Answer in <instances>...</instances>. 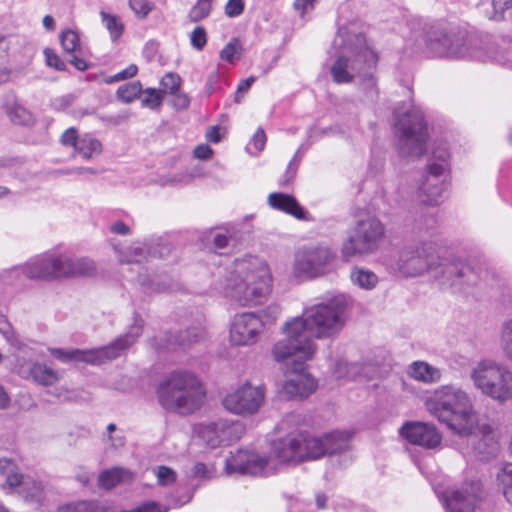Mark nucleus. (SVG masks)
Instances as JSON below:
<instances>
[{"label":"nucleus","instance_id":"52","mask_svg":"<svg viewBox=\"0 0 512 512\" xmlns=\"http://www.w3.org/2000/svg\"><path fill=\"white\" fill-rule=\"evenodd\" d=\"M156 477L159 485L166 486L175 482L176 472L167 466H159L156 468Z\"/></svg>","mask_w":512,"mask_h":512},{"label":"nucleus","instance_id":"12","mask_svg":"<svg viewBox=\"0 0 512 512\" xmlns=\"http://www.w3.org/2000/svg\"><path fill=\"white\" fill-rule=\"evenodd\" d=\"M474 386L485 396L505 403L512 400V371L494 361H480L470 372Z\"/></svg>","mask_w":512,"mask_h":512},{"label":"nucleus","instance_id":"41","mask_svg":"<svg viewBox=\"0 0 512 512\" xmlns=\"http://www.w3.org/2000/svg\"><path fill=\"white\" fill-rule=\"evenodd\" d=\"M280 316V307L277 304H272L260 313L254 311L243 312L240 314L242 320H252L254 318L258 320H276Z\"/></svg>","mask_w":512,"mask_h":512},{"label":"nucleus","instance_id":"29","mask_svg":"<svg viewBox=\"0 0 512 512\" xmlns=\"http://www.w3.org/2000/svg\"><path fill=\"white\" fill-rule=\"evenodd\" d=\"M51 261L52 280L72 277V255L49 251Z\"/></svg>","mask_w":512,"mask_h":512},{"label":"nucleus","instance_id":"4","mask_svg":"<svg viewBox=\"0 0 512 512\" xmlns=\"http://www.w3.org/2000/svg\"><path fill=\"white\" fill-rule=\"evenodd\" d=\"M399 273L406 277H417L428 273L442 287L471 285L477 280L474 270L457 259L440 258L432 243L404 247L397 261Z\"/></svg>","mask_w":512,"mask_h":512},{"label":"nucleus","instance_id":"40","mask_svg":"<svg viewBox=\"0 0 512 512\" xmlns=\"http://www.w3.org/2000/svg\"><path fill=\"white\" fill-rule=\"evenodd\" d=\"M57 512H105V509L95 501H79L59 507Z\"/></svg>","mask_w":512,"mask_h":512},{"label":"nucleus","instance_id":"31","mask_svg":"<svg viewBox=\"0 0 512 512\" xmlns=\"http://www.w3.org/2000/svg\"><path fill=\"white\" fill-rule=\"evenodd\" d=\"M75 152L84 159H91L101 154L102 144L93 135L84 134L80 136Z\"/></svg>","mask_w":512,"mask_h":512},{"label":"nucleus","instance_id":"33","mask_svg":"<svg viewBox=\"0 0 512 512\" xmlns=\"http://www.w3.org/2000/svg\"><path fill=\"white\" fill-rule=\"evenodd\" d=\"M0 476L5 479V483L10 488H14L19 484L22 474L18 472V467L12 460L1 458Z\"/></svg>","mask_w":512,"mask_h":512},{"label":"nucleus","instance_id":"8","mask_svg":"<svg viewBox=\"0 0 512 512\" xmlns=\"http://www.w3.org/2000/svg\"><path fill=\"white\" fill-rule=\"evenodd\" d=\"M157 396L160 405L165 410L189 415L202 405L205 390L194 373L176 370L159 384Z\"/></svg>","mask_w":512,"mask_h":512},{"label":"nucleus","instance_id":"63","mask_svg":"<svg viewBox=\"0 0 512 512\" xmlns=\"http://www.w3.org/2000/svg\"><path fill=\"white\" fill-rule=\"evenodd\" d=\"M212 154H213V150L207 144L198 145L194 149V156L198 159H202V160L209 159Z\"/></svg>","mask_w":512,"mask_h":512},{"label":"nucleus","instance_id":"2","mask_svg":"<svg viewBox=\"0 0 512 512\" xmlns=\"http://www.w3.org/2000/svg\"><path fill=\"white\" fill-rule=\"evenodd\" d=\"M332 63L329 71L336 84L358 80L367 98L378 94L376 69L379 60L373 43L362 33L348 26L339 27L329 51Z\"/></svg>","mask_w":512,"mask_h":512},{"label":"nucleus","instance_id":"55","mask_svg":"<svg viewBox=\"0 0 512 512\" xmlns=\"http://www.w3.org/2000/svg\"><path fill=\"white\" fill-rule=\"evenodd\" d=\"M80 136L74 127H70L61 135L60 142L64 146H71L76 149Z\"/></svg>","mask_w":512,"mask_h":512},{"label":"nucleus","instance_id":"51","mask_svg":"<svg viewBox=\"0 0 512 512\" xmlns=\"http://www.w3.org/2000/svg\"><path fill=\"white\" fill-rule=\"evenodd\" d=\"M190 44L198 51L204 49L207 44V33L204 27L197 26L190 34Z\"/></svg>","mask_w":512,"mask_h":512},{"label":"nucleus","instance_id":"35","mask_svg":"<svg viewBox=\"0 0 512 512\" xmlns=\"http://www.w3.org/2000/svg\"><path fill=\"white\" fill-rule=\"evenodd\" d=\"M6 113L10 120L18 125H26L31 121V114L11 96V101L5 104Z\"/></svg>","mask_w":512,"mask_h":512},{"label":"nucleus","instance_id":"22","mask_svg":"<svg viewBox=\"0 0 512 512\" xmlns=\"http://www.w3.org/2000/svg\"><path fill=\"white\" fill-rule=\"evenodd\" d=\"M264 329V322H232L230 341L234 345L254 344Z\"/></svg>","mask_w":512,"mask_h":512},{"label":"nucleus","instance_id":"38","mask_svg":"<svg viewBox=\"0 0 512 512\" xmlns=\"http://www.w3.org/2000/svg\"><path fill=\"white\" fill-rule=\"evenodd\" d=\"M142 93V85L139 81H133L119 86L116 97L123 103H131L139 98Z\"/></svg>","mask_w":512,"mask_h":512},{"label":"nucleus","instance_id":"58","mask_svg":"<svg viewBox=\"0 0 512 512\" xmlns=\"http://www.w3.org/2000/svg\"><path fill=\"white\" fill-rule=\"evenodd\" d=\"M172 95L171 105L177 110L187 109L190 105V98L179 90Z\"/></svg>","mask_w":512,"mask_h":512},{"label":"nucleus","instance_id":"32","mask_svg":"<svg viewBox=\"0 0 512 512\" xmlns=\"http://www.w3.org/2000/svg\"><path fill=\"white\" fill-rule=\"evenodd\" d=\"M362 371V364L359 362H347L338 359L333 367V374L338 379H354Z\"/></svg>","mask_w":512,"mask_h":512},{"label":"nucleus","instance_id":"25","mask_svg":"<svg viewBox=\"0 0 512 512\" xmlns=\"http://www.w3.org/2000/svg\"><path fill=\"white\" fill-rule=\"evenodd\" d=\"M351 434L346 431H334L323 438H316L321 444L323 452L321 457L325 454H336L345 451L349 448Z\"/></svg>","mask_w":512,"mask_h":512},{"label":"nucleus","instance_id":"37","mask_svg":"<svg viewBox=\"0 0 512 512\" xmlns=\"http://www.w3.org/2000/svg\"><path fill=\"white\" fill-rule=\"evenodd\" d=\"M102 24L108 30L112 41H117L124 32V24L120 17L114 14L100 11Z\"/></svg>","mask_w":512,"mask_h":512},{"label":"nucleus","instance_id":"39","mask_svg":"<svg viewBox=\"0 0 512 512\" xmlns=\"http://www.w3.org/2000/svg\"><path fill=\"white\" fill-rule=\"evenodd\" d=\"M498 484L508 503L512 505V464L504 465L497 473Z\"/></svg>","mask_w":512,"mask_h":512},{"label":"nucleus","instance_id":"44","mask_svg":"<svg viewBox=\"0 0 512 512\" xmlns=\"http://www.w3.org/2000/svg\"><path fill=\"white\" fill-rule=\"evenodd\" d=\"M141 94L142 105L150 109L158 108L164 99L162 90H157L155 88H147L144 91L142 90Z\"/></svg>","mask_w":512,"mask_h":512},{"label":"nucleus","instance_id":"7","mask_svg":"<svg viewBox=\"0 0 512 512\" xmlns=\"http://www.w3.org/2000/svg\"><path fill=\"white\" fill-rule=\"evenodd\" d=\"M479 44L480 40L465 30L436 25L424 32L419 46L423 45L424 53L431 58L470 59L480 62L493 59L505 64L501 58L491 55Z\"/></svg>","mask_w":512,"mask_h":512},{"label":"nucleus","instance_id":"14","mask_svg":"<svg viewBox=\"0 0 512 512\" xmlns=\"http://www.w3.org/2000/svg\"><path fill=\"white\" fill-rule=\"evenodd\" d=\"M450 153L446 144L433 148L428 172L420 185V191L428 205H438L443 201L448 183L446 177L450 171Z\"/></svg>","mask_w":512,"mask_h":512},{"label":"nucleus","instance_id":"49","mask_svg":"<svg viewBox=\"0 0 512 512\" xmlns=\"http://www.w3.org/2000/svg\"><path fill=\"white\" fill-rule=\"evenodd\" d=\"M301 149H302V146L297 150V152L295 153V155L289 162L287 169L284 173L283 180L281 182L282 186H286V185L290 184L293 181V179L295 178V176L297 174L298 166L300 163V159H301V156H300Z\"/></svg>","mask_w":512,"mask_h":512},{"label":"nucleus","instance_id":"5","mask_svg":"<svg viewBox=\"0 0 512 512\" xmlns=\"http://www.w3.org/2000/svg\"><path fill=\"white\" fill-rule=\"evenodd\" d=\"M272 289V276L265 261L248 256L236 259L226 269L221 293L240 306L262 304Z\"/></svg>","mask_w":512,"mask_h":512},{"label":"nucleus","instance_id":"61","mask_svg":"<svg viewBox=\"0 0 512 512\" xmlns=\"http://www.w3.org/2000/svg\"><path fill=\"white\" fill-rule=\"evenodd\" d=\"M316 0H295L293 3L294 9L300 12L301 16L314 9Z\"/></svg>","mask_w":512,"mask_h":512},{"label":"nucleus","instance_id":"6","mask_svg":"<svg viewBox=\"0 0 512 512\" xmlns=\"http://www.w3.org/2000/svg\"><path fill=\"white\" fill-rule=\"evenodd\" d=\"M429 413L445 424L452 432L460 436H469L473 441V432L478 419L472 397L461 387L443 385L437 388L425 402Z\"/></svg>","mask_w":512,"mask_h":512},{"label":"nucleus","instance_id":"62","mask_svg":"<svg viewBox=\"0 0 512 512\" xmlns=\"http://www.w3.org/2000/svg\"><path fill=\"white\" fill-rule=\"evenodd\" d=\"M437 227V219L433 215H423L420 223L419 229L430 231Z\"/></svg>","mask_w":512,"mask_h":512},{"label":"nucleus","instance_id":"60","mask_svg":"<svg viewBox=\"0 0 512 512\" xmlns=\"http://www.w3.org/2000/svg\"><path fill=\"white\" fill-rule=\"evenodd\" d=\"M196 338L195 334H191V332H181L179 335L175 336L173 339H168V344L171 345H186L193 342Z\"/></svg>","mask_w":512,"mask_h":512},{"label":"nucleus","instance_id":"46","mask_svg":"<svg viewBox=\"0 0 512 512\" xmlns=\"http://www.w3.org/2000/svg\"><path fill=\"white\" fill-rule=\"evenodd\" d=\"M160 85L163 96L167 93L170 95L175 94L180 88L181 78L176 73H167L161 78Z\"/></svg>","mask_w":512,"mask_h":512},{"label":"nucleus","instance_id":"15","mask_svg":"<svg viewBox=\"0 0 512 512\" xmlns=\"http://www.w3.org/2000/svg\"><path fill=\"white\" fill-rule=\"evenodd\" d=\"M266 390L263 385L253 386L250 382L236 387L225 395L222 400L223 407L235 415L252 416L264 404Z\"/></svg>","mask_w":512,"mask_h":512},{"label":"nucleus","instance_id":"27","mask_svg":"<svg viewBox=\"0 0 512 512\" xmlns=\"http://www.w3.org/2000/svg\"><path fill=\"white\" fill-rule=\"evenodd\" d=\"M15 488L27 502L40 504L44 499V485L29 476L22 475L19 484Z\"/></svg>","mask_w":512,"mask_h":512},{"label":"nucleus","instance_id":"18","mask_svg":"<svg viewBox=\"0 0 512 512\" xmlns=\"http://www.w3.org/2000/svg\"><path fill=\"white\" fill-rule=\"evenodd\" d=\"M51 261L49 251L30 258L25 264L5 270L0 280L8 284L20 281L21 275L28 279L52 280Z\"/></svg>","mask_w":512,"mask_h":512},{"label":"nucleus","instance_id":"19","mask_svg":"<svg viewBox=\"0 0 512 512\" xmlns=\"http://www.w3.org/2000/svg\"><path fill=\"white\" fill-rule=\"evenodd\" d=\"M482 499V485L479 481L465 483L459 489L447 492V512H475Z\"/></svg>","mask_w":512,"mask_h":512},{"label":"nucleus","instance_id":"64","mask_svg":"<svg viewBox=\"0 0 512 512\" xmlns=\"http://www.w3.org/2000/svg\"><path fill=\"white\" fill-rule=\"evenodd\" d=\"M135 510H136V512H166L167 511L166 509H162L161 506L154 501L145 502L142 505L135 508Z\"/></svg>","mask_w":512,"mask_h":512},{"label":"nucleus","instance_id":"54","mask_svg":"<svg viewBox=\"0 0 512 512\" xmlns=\"http://www.w3.org/2000/svg\"><path fill=\"white\" fill-rule=\"evenodd\" d=\"M0 332L11 345L20 347L21 341L13 330L10 322H0Z\"/></svg>","mask_w":512,"mask_h":512},{"label":"nucleus","instance_id":"10","mask_svg":"<svg viewBox=\"0 0 512 512\" xmlns=\"http://www.w3.org/2000/svg\"><path fill=\"white\" fill-rule=\"evenodd\" d=\"M385 235L383 223L374 215L359 216L347 231L341 254L345 261L375 252Z\"/></svg>","mask_w":512,"mask_h":512},{"label":"nucleus","instance_id":"48","mask_svg":"<svg viewBox=\"0 0 512 512\" xmlns=\"http://www.w3.org/2000/svg\"><path fill=\"white\" fill-rule=\"evenodd\" d=\"M129 7L135 15L144 19L154 9V3L150 0H128Z\"/></svg>","mask_w":512,"mask_h":512},{"label":"nucleus","instance_id":"3","mask_svg":"<svg viewBox=\"0 0 512 512\" xmlns=\"http://www.w3.org/2000/svg\"><path fill=\"white\" fill-rule=\"evenodd\" d=\"M321 444L316 437L299 433L288 435L272 443V455L250 450H238L225 461L228 475L269 476L276 472L278 463H298L321 457Z\"/></svg>","mask_w":512,"mask_h":512},{"label":"nucleus","instance_id":"16","mask_svg":"<svg viewBox=\"0 0 512 512\" xmlns=\"http://www.w3.org/2000/svg\"><path fill=\"white\" fill-rule=\"evenodd\" d=\"M333 259V253L325 246H309L299 249L295 254L293 271L297 277H316Z\"/></svg>","mask_w":512,"mask_h":512},{"label":"nucleus","instance_id":"1","mask_svg":"<svg viewBox=\"0 0 512 512\" xmlns=\"http://www.w3.org/2000/svg\"><path fill=\"white\" fill-rule=\"evenodd\" d=\"M344 322H285L282 327L286 339L273 346L272 355L277 362L292 358L287 366L286 380L281 394L287 399L307 398L317 388L316 380L307 372L306 362L314 357L317 339L333 338L343 328Z\"/></svg>","mask_w":512,"mask_h":512},{"label":"nucleus","instance_id":"47","mask_svg":"<svg viewBox=\"0 0 512 512\" xmlns=\"http://www.w3.org/2000/svg\"><path fill=\"white\" fill-rule=\"evenodd\" d=\"M501 348L505 356L512 361V322H505L503 325Z\"/></svg>","mask_w":512,"mask_h":512},{"label":"nucleus","instance_id":"57","mask_svg":"<svg viewBox=\"0 0 512 512\" xmlns=\"http://www.w3.org/2000/svg\"><path fill=\"white\" fill-rule=\"evenodd\" d=\"M244 1L243 0H228L225 6V13L229 17H237L243 13Z\"/></svg>","mask_w":512,"mask_h":512},{"label":"nucleus","instance_id":"43","mask_svg":"<svg viewBox=\"0 0 512 512\" xmlns=\"http://www.w3.org/2000/svg\"><path fill=\"white\" fill-rule=\"evenodd\" d=\"M95 271V263L93 260L81 257L76 258L72 256V276L90 275Z\"/></svg>","mask_w":512,"mask_h":512},{"label":"nucleus","instance_id":"50","mask_svg":"<svg viewBox=\"0 0 512 512\" xmlns=\"http://www.w3.org/2000/svg\"><path fill=\"white\" fill-rule=\"evenodd\" d=\"M44 58H45V64L48 67L54 68L57 71H65L66 70V64L61 58L58 56V54L52 49V48H45L43 50Z\"/></svg>","mask_w":512,"mask_h":512},{"label":"nucleus","instance_id":"23","mask_svg":"<svg viewBox=\"0 0 512 512\" xmlns=\"http://www.w3.org/2000/svg\"><path fill=\"white\" fill-rule=\"evenodd\" d=\"M20 373L24 378H31L35 383L45 387L55 385L61 377L58 371L39 362L23 366Z\"/></svg>","mask_w":512,"mask_h":512},{"label":"nucleus","instance_id":"30","mask_svg":"<svg viewBox=\"0 0 512 512\" xmlns=\"http://www.w3.org/2000/svg\"><path fill=\"white\" fill-rule=\"evenodd\" d=\"M351 282L364 290H372L378 284V276L371 270L354 267L350 273Z\"/></svg>","mask_w":512,"mask_h":512},{"label":"nucleus","instance_id":"45","mask_svg":"<svg viewBox=\"0 0 512 512\" xmlns=\"http://www.w3.org/2000/svg\"><path fill=\"white\" fill-rule=\"evenodd\" d=\"M212 0H198L189 12V19L192 22H199L206 18L211 11Z\"/></svg>","mask_w":512,"mask_h":512},{"label":"nucleus","instance_id":"11","mask_svg":"<svg viewBox=\"0 0 512 512\" xmlns=\"http://www.w3.org/2000/svg\"><path fill=\"white\" fill-rule=\"evenodd\" d=\"M141 331L142 326L136 322L131 325L128 333L104 347L87 350L48 348V351L51 356L63 363L84 362L91 365H99L119 357L123 351L135 342Z\"/></svg>","mask_w":512,"mask_h":512},{"label":"nucleus","instance_id":"36","mask_svg":"<svg viewBox=\"0 0 512 512\" xmlns=\"http://www.w3.org/2000/svg\"><path fill=\"white\" fill-rule=\"evenodd\" d=\"M61 46L67 54H81L80 36L77 31L66 29L59 35Z\"/></svg>","mask_w":512,"mask_h":512},{"label":"nucleus","instance_id":"59","mask_svg":"<svg viewBox=\"0 0 512 512\" xmlns=\"http://www.w3.org/2000/svg\"><path fill=\"white\" fill-rule=\"evenodd\" d=\"M266 135L262 128H258L255 134L252 137L251 143L249 145H253L256 152H260L264 149L266 144ZM251 147L248 146L247 150L250 151Z\"/></svg>","mask_w":512,"mask_h":512},{"label":"nucleus","instance_id":"42","mask_svg":"<svg viewBox=\"0 0 512 512\" xmlns=\"http://www.w3.org/2000/svg\"><path fill=\"white\" fill-rule=\"evenodd\" d=\"M242 47L237 38L231 39L220 51V58L234 64L241 56Z\"/></svg>","mask_w":512,"mask_h":512},{"label":"nucleus","instance_id":"9","mask_svg":"<svg viewBox=\"0 0 512 512\" xmlns=\"http://www.w3.org/2000/svg\"><path fill=\"white\" fill-rule=\"evenodd\" d=\"M170 253V246L161 239L146 242H135L119 251V261L129 265L127 271L131 274L128 279L142 286L145 292H160L163 290L159 284H154L147 269L142 265L149 258H164Z\"/></svg>","mask_w":512,"mask_h":512},{"label":"nucleus","instance_id":"24","mask_svg":"<svg viewBox=\"0 0 512 512\" xmlns=\"http://www.w3.org/2000/svg\"><path fill=\"white\" fill-rule=\"evenodd\" d=\"M268 204L275 210L289 214L299 220H308L307 212L298 201L289 194L274 192L268 196Z\"/></svg>","mask_w":512,"mask_h":512},{"label":"nucleus","instance_id":"56","mask_svg":"<svg viewBox=\"0 0 512 512\" xmlns=\"http://www.w3.org/2000/svg\"><path fill=\"white\" fill-rule=\"evenodd\" d=\"M485 441L486 448L482 449L481 443H479V445L475 447V450L481 456V459H486L489 456H493L497 450L496 443L489 435L485 436Z\"/></svg>","mask_w":512,"mask_h":512},{"label":"nucleus","instance_id":"13","mask_svg":"<svg viewBox=\"0 0 512 512\" xmlns=\"http://www.w3.org/2000/svg\"><path fill=\"white\" fill-rule=\"evenodd\" d=\"M399 152L403 157H419L426 151L427 126L423 111L413 107L397 117L395 124Z\"/></svg>","mask_w":512,"mask_h":512},{"label":"nucleus","instance_id":"26","mask_svg":"<svg viewBox=\"0 0 512 512\" xmlns=\"http://www.w3.org/2000/svg\"><path fill=\"white\" fill-rule=\"evenodd\" d=\"M407 374L419 382L433 384L440 381L441 370L425 361H414L407 368Z\"/></svg>","mask_w":512,"mask_h":512},{"label":"nucleus","instance_id":"53","mask_svg":"<svg viewBox=\"0 0 512 512\" xmlns=\"http://www.w3.org/2000/svg\"><path fill=\"white\" fill-rule=\"evenodd\" d=\"M137 73H138V67L135 64H130L127 68L123 69L122 71H120L112 76L107 77L105 79V82L107 84L120 82V81L134 77Z\"/></svg>","mask_w":512,"mask_h":512},{"label":"nucleus","instance_id":"21","mask_svg":"<svg viewBox=\"0 0 512 512\" xmlns=\"http://www.w3.org/2000/svg\"><path fill=\"white\" fill-rule=\"evenodd\" d=\"M400 434L410 443L429 449L435 448L441 442V436L436 428L423 422L405 424L401 427Z\"/></svg>","mask_w":512,"mask_h":512},{"label":"nucleus","instance_id":"28","mask_svg":"<svg viewBox=\"0 0 512 512\" xmlns=\"http://www.w3.org/2000/svg\"><path fill=\"white\" fill-rule=\"evenodd\" d=\"M133 473L124 468L114 467L100 473L99 485L105 489H111L121 483H129L133 480Z\"/></svg>","mask_w":512,"mask_h":512},{"label":"nucleus","instance_id":"34","mask_svg":"<svg viewBox=\"0 0 512 512\" xmlns=\"http://www.w3.org/2000/svg\"><path fill=\"white\" fill-rule=\"evenodd\" d=\"M492 9L486 15L490 20L512 19V0H491Z\"/></svg>","mask_w":512,"mask_h":512},{"label":"nucleus","instance_id":"20","mask_svg":"<svg viewBox=\"0 0 512 512\" xmlns=\"http://www.w3.org/2000/svg\"><path fill=\"white\" fill-rule=\"evenodd\" d=\"M347 307V298L343 295L330 299L327 303H318L305 307L300 316L290 320H340Z\"/></svg>","mask_w":512,"mask_h":512},{"label":"nucleus","instance_id":"17","mask_svg":"<svg viewBox=\"0 0 512 512\" xmlns=\"http://www.w3.org/2000/svg\"><path fill=\"white\" fill-rule=\"evenodd\" d=\"M242 431L243 427L239 422H230L228 420L200 424L196 428L198 437L211 448L228 445L238 440Z\"/></svg>","mask_w":512,"mask_h":512}]
</instances>
